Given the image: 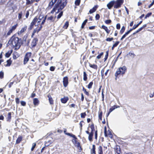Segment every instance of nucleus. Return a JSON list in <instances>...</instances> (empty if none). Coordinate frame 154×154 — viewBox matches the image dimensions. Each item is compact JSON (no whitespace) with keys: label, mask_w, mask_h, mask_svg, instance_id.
Returning <instances> with one entry per match:
<instances>
[{"label":"nucleus","mask_w":154,"mask_h":154,"mask_svg":"<svg viewBox=\"0 0 154 154\" xmlns=\"http://www.w3.org/2000/svg\"><path fill=\"white\" fill-rule=\"evenodd\" d=\"M66 129H65V128L64 129V132L65 134H66L68 136H69L71 137H72L75 140L77 139V138H76V137H75V135H74L72 134L69 133H67V132H66Z\"/></svg>","instance_id":"obj_9"},{"label":"nucleus","mask_w":154,"mask_h":154,"mask_svg":"<svg viewBox=\"0 0 154 154\" xmlns=\"http://www.w3.org/2000/svg\"><path fill=\"white\" fill-rule=\"evenodd\" d=\"M93 84V82H91L88 85V88L89 89L91 88H92V86Z\"/></svg>","instance_id":"obj_36"},{"label":"nucleus","mask_w":154,"mask_h":154,"mask_svg":"<svg viewBox=\"0 0 154 154\" xmlns=\"http://www.w3.org/2000/svg\"><path fill=\"white\" fill-rule=\"evenodd\" d=\"M119 42L117 41L113 45V46H114L115 47H116L119 44Z\"/></svg>","instance_id":"obj_60"},{"label":"nucleus","mask_w":154,"mask_h":154,"mask_svg":"<svg viewBox=\"0 0 154 154\" xmlns=\"http://www.w3.org/2000/svg\"><path fill=\"white\" fill-rule=\"evenodd\" d=\"M91 154H96L95 146L94 145L92 146V148L91 150Z\"/></svg>","instance_id":"obj_14"},{"label":"nucleus","mask_w":154,"mask_h":154,"mask_svg":"<svg viewBox=\"0 0 154 154\" xmlns=\"http://www.w3.org/2000/svg\"><path fill=\"white\" fill-rule=\"evenodd\" d=\"M22 139V138L21 137H19L16 140V143L17 144L19 143L21 141Z\"/></svg>","instance_id":"obj_23"},{"label":"nucleus","mask_w":154,"mask_h":154,"mask_svg":"<svg viewBox=\"0 0 154 154\" xmlns=\"http://www.w3.org/2000/svg\"><path fill=\"white\" fill-rule=\"evenodd\" d=\"M27 28V26H25L24 27L22 28L20 31L18 32V34L19 35L23 33L26 30Z\"/></svg>","instance_id":"obj_11"},{"label":"nucleus","mask_w":154,"mask_h":154,"mask_svg":"<svg viewBox=\"0 0 154 154\" xmlns=\"http://www.w3.org/2000/svg\"><path fill=\"white\" fill-rule=\"evenodd\" d=\"M7 0H0V5L4 4Z\"/></svg>","instance_id":"obj_42"},{"label":"nucleus","mask_w":154,"mask_h":154,"mask_svg":"<svg viewBox=\"0 0 154 154\" xmlns=\"http://www.w3.org/2000/svg\"><path fill=\"white\" fill-rule=\"evenodd\" d=\"M115 151L117 154H121L120 146H117L116 148Z\"/></svg>","instance_id":"obj_15"},{"label":"nucleus","mask_w":154,"mask_h":154,"mask_svg":"<svg viewBox=\"0 0 154 154\" xmlns=\"http://www.w3.org/2000/svg\"><path fill=\"white\" fill-rule=\"evenodd\" d=\"M115 3V1L114 0L111 1L107 5V6L109 9H111Z\"/></svg>","instance_id":"obj_7"},{"label":"nucleus","mask_w":154,"mask_h":154,"mask_svg":"<svg viewBox=\"0 0 154 154\" xmlns=\"http://www.w3.org/2000/svg\"><path fill=\"white\" fill-rule=\"evenodd\" d=\"M20 103L21 105L23 106H25L26 104V102L23 101H21L20 102Z\"/></svg>","instance_id":"obj_53"},{"label":"nucleus","mask_w":154,"mask_h":154,"mask_svg":"<svg viewBox=\"0 0 154 154\" xmlns=\"http://www.w3.org/2000/svg\"><path fill=\"white\" fill-rule=\"evenodd\" d=\"M123 2V0H117L116 1H115V4L114 7V8H118L120 7Z\"/></svg>","instance_id":"obj_5"},{"label":"nucleus","mask_w":154,"mask_h":154,"mask_svg":"<svg viewBox=\"0 0 154 154\" xmlns=\"http://www.w3.org/2000/svg\"><path fill=\"white\" fill-rule=\"evenodd\" d=\"M154 4V0H153V2L151 3V4L149 6V8H150L151 6H152Z\"/></svg>","instance_id":"obj_64"},{"label":"nucleus","mask_w":154,"mask_h":154,"mask_svg":"<svg viewBox=\"0 0 154 154\" xmlns=\"http://www.w3.org/2000/svg\"><path fill=\"white\" fill-rule=\"evenodd\" d=\"M89 66L91 67L92 68L94 69H97V66L95 64H91L90 63H89Z\"/></svg>","instance_id":"obj_21"},{"label":"nucleus","mask_w":154,"mask_h":154,"mask_svg":"<svg viewBox=\"0 0 154 154\" xmlns=\"http://www.w3.org/2000/svg\"><path fill=\"white\" fill-rule=\"evenodd\" d=\"M27 35H25L23 38V41L26 42L27 38Z\"/></svg>","instance_id":"obj_59"},{"label":"nucleus","mask_w":154,"mask_h":154,"mask_svg":"<svg viewBox=\"0 0 154 154\" xmlns=\"http://www.w3.org/2000/svg\"><path fill=\"white\" fill-rule=\"evenodd\" d=\"M146 26V24H144V25H143V26L142 27H141L140 28H139L138 29V30H139V31H140L141 30H142L143 29V28H145Z\"/></svg>","instance_id":"obj_38"},{"label":"nucleus","mask_w":154,"mask_h":154,"mask_svg":"<svg viewBox=\"0 0 154 154\" xmlns=\"http://www.w3.org/2000/svg\"><path fill=\"white\" fill-rule=\"evenodd\" d=\"M15 2V0H10L8 3L7 6L8 7H11L13 8Z\"/></svg>","instance_id":"obj_8"},{"label":"nucleus","mask_w":154,"mask_h":154,"mask_svg":"<svg viewBox=\"0 0 154 154\" xmlns=\"http://www.w3.org/2000/svg\"><path fill=\"white\" fill-rule=\"evenodd\" d=\"M132 30L130 29L129 30L126 32L125 34L127 35H128Z\"/></svg>","instance_id":"obj_63"},{"label":"nucleus","mask_w":154,"mask_h":154,"mask_svg":"<svg viewBox=\"0 0 154 154\" xmlns=\"http://www.w3.org/2000/svg\"><path fill=\"white\" fill-rule=\"evenodd\" d=\"M55 4L54 7L57 9L58 8V11L56 14L58 13L59 10H62L66 5L67 2L66 0L62 2V0H55Z\"/></svg>","instance_id":"obj_2"},{"label":"nucleus","mask_w":154,"mask_h":154,"mask_svg":"<svg viewBox=\"0 0 154 154\" xmlns=\"http://www.w3.org/2000/svg\"><path fill=\"white\" fill-rule=\"evenodd\" d=\"M80 3V0H76L75 1V4L76 6H79V5Z\"/></svg>","instance_id":"obj_32"},{"label":"nucleus","mask_w":154,"mask_h":154,"mask_svg":"<svg viewBox=\"0 0 154 154\" xmlns=\"http://www.w3.org/2000/svg\"><path fill=\"white\" fill-rule=\"evenodd\" d=\"M26 4L27 5L31 4L33 2H32L31 0H26Z\"/></svg>","instance_id":"obj_44"},{"label":"nucleus","mask_w":154,"mask_h":154,"mask_svg":"<svg viewBox=\"0 0 154 154\" xmlns=\"http://www.w3.org/2000/svg\"><path fill=\"white\" fill-rule=\"evenodd\" d=\"M13 31V30H12L11 29L9 30V31H8V32H7L6 35V36H8L9 35H10L11 33H12V32Z\"/></svg>","instance_id":"obj_37"},{"label":"nucleus","mask_w":154,"mask_h":154,"mask_svg":"<svg viewBox=\"0 0 154 154\" xmlns=\"http://www.w3.org/2000/svg\"><path fill=\"white\" fill-rule=\"evenodd\" d=\"M152 13L151 12H150V13H148L145 16V18L146 19V18H147L149 17V16H150L152 15Z\"/></svg>","instance_id":"obj_43"},{"label":"nucleus","mask_w":154,"mask_h":154,"mask_svg":"<svg viewBox=\"0 0 154 154\" xmlns=\"http://www.w3.org/2000/svg\"><path fill=\"white\" fill-rule=\"evenodd\" d=\"M33 104L37 106L39 103V101L37 98H35L33 100Z\"/></svg>","instance_id":"obj_16"},{"label":"nucleus","mask_w":154,"mask_h":154,"mask_svg":"<svg viewBox=\"0 0 154 154\" xmlns=\"http://www.w3.org/2000/svg\"><path fill=\"white\" fill-rule=\"evenodd\" d=\"M7 64L6 65V66H10L11 63V61L10 59H9L7 60Z\"/></svg>","instance_id":"obj_33"},{"label":"nucleus","mask_w":154,"mask_h":154,"mask_svg":"<svg viewBox=\"0 0 154 154\" xmlns=\"http://www.w3.org/2000/svg\"><path fill=\"white\" fill-rule=\"evenodd\" d=\"M15 100L16 103L17 104H19V103L20 100L17 97L16 98Z\"/></svg>","instance_id":"obj_55"},{"label":"nucleus","mask_w":154,"mask_h":154,"mask_svg":"<svg viewBox=\"0 0 154 154\" xmlns=\"http://www.w3.org/2000/svg\"><path fill=\"white\" fill-rule=\"evenodd\" d=\"M100 17L99 15L98 14H97L95 16V19L96 20H98Z\"/></svg>","instance_id":"obj_58"},{"label":"nucleus","mask_w":154,"mask_h":154,"mask_svg":"<svg viewBox=\"0 0 154 154\" xmlns=\"http://www.w3.org/2000/svg\"><path fill=\"white\" fill-rule=\"evenodd\" d=\"M116 109L115 107V106H112L111 108H110L109 109V111L110 112H111L112 111Z\"/></svg>","instance_id":"obj_47"},{"label":"nucleus","mask_w":154,"mask_h":154,"mask_svg":"<svg viewBox=\"0 0 154 154\" xmlns=\"http://www.w3.org/2000/svg\"><path fill=\"white\" fill-rule=\"evenodd\" d=\"M57 9V8H55V7H54L52 10L51 11V13L53 14Z\"/></svg>","instance_id":"obj_54"},{"label":"nucleus","mask_w":154,"mask_h":154,"mask_svg":"<svg viewBox=\"0 0 154 154\" xmlns=\"http://www.w3.org/2000/svg\"><path fill=\"white\" fill-rule=\"evenodd\" d=\"M120 25L119 23H118L116 25V28L118 29H120Z\"/></svg>","instance_id":"obj_61"},{"label":"nucleus","mask_w":154,"mask_h":154,"mask_svg":"<svg viewBox=\"0 0 154 154\" xmlns=\"http://www.w3.org/2000/svg\"><path fill=\"white\" fill-rule=\"evenodd\" d=\"M102 112H101L100 113L99 115V119L100 120H102Z\"/></svg>","instance_id":"obj_52"},{"label":"nucleus","mask_w":154,"mask_h":154,"mask_svg":"<svg viewBox=\"0 0 154 154\" xmlns=\"http://www.w3.org/2000/svg\"><path fill=\"white\" fill-rule=\"evenodd\" d=\"M63 86L65 87L67 86L68 83V78L67 76H66L63 78Z\"/></svg>","instance_id":"obj_6"},{"label":"nucleus","mask_w":154,"mask_h":154,"mask_svg":"<svg viewBox=\"0 0 154 154\" xmlns=\"http://www.w3.org/2000/svg\"><path fill=\"white\" fill-rule=\"evenodd\" d=\"M54 4H55V0H52L49 4L48 6L49 8L50 7V8H52Z\"/></svg>","instance_id":"obj_17"},{"label":"nucleus","mask_w":154,"mask_h":154,"mask_svg":"<svg viewBox=\"0 0 154 154\" xmlns=\"http://www.w3.org/2000/svg\"><path fill=\"white\" fill-rule=\"evenodd\" d=\"M4 76V72H2L1 71L0 72V78L1 79H2L3 78Z\"/></svg>","instance_id":"obj_49"},{"label":"nucleus","mask_w":154,"mask_h":154,"mask_svg":"<svg viewBox=\"0 0 154 154\" xmlns=\"http://www.w3.org/2000/svg\"><path fill=\"white\" fill-rule=\"evenodd\" d=\"M87 21H88L87 19H86L83 22V23H82V26H81V28H82H82H84L85 25L86 24V23L87 22Z\"/></svg>","instance_id":"obj_30"},{"label":"nucleus","mask_w":154,"mask_h":154,"mask_svg":"<svg viewBox=\"0 0 154 154\" xmlns=\"http://www.w3.org/2000/svg\"><path fill=\"white\" fill-rule=\"evenodd\" d=\"M17 26L18 24H16L15 25L12 26L11 29L13 31L14 30L16 29Z\"/></svg>","instance_id":"obj_39"},{"label":"nucleus","mask_w":154,"mask_h":154,"mask_svg":"<svg viewBox=\"0 0 154 154\" xmlns=\"http://www.w3.org/2000/svg\"><path fill=\"white\" fill-rule=\"evenodd\" d=\"M38 41V39L37 38H34L32 40V47H35L37 44V42Z\"/></svg>","instance_id":"obj_10"},{"label":"nucleus","mask_w":154,"mask_h":154,"mask_svg":"<svg viewBox=\"0 0 154 154\" xmlns=\"http://www.w3.org/2000/svg\"><path fill=\"white\" fill-rule=\"evenodd\" d=\"M86 115L85 112L82 113L81 114V117L82 118H84Z\"/></svg>","instance_id":"obj_45"},{"label":"nucleus","mask_w":154,"mask_h":154,"mask_svg":"<svg viewBox=\"0 0 154 154\" xmlns=\"http://www.w3.org/2000/svg\"><path fill=\"white\" fill-rule=\"evenodd\" d=\"M101 28L104 29L107 34H109L110 31V30H109L107 27L104 25L102 26Z\"/></svg>","instance_id":"obj_12"},{"label":"nucleus","mask_w":154,"mask_h":154,"mask_svg":"<svg viewBox=\"0 0 154 154\" xmlns=\"http://www.w3.org/2000/svg\"><path fill=\"white\" fill-rule=\"evenodd\" d=\"M127 68L125 66H123L122 67H120L117 71L115 74V76L116 77L120 74H124L126 71Z\"/></svg>","instance_id":"obj_3"},{"label":"nucleus","mask_w":154,"mask_h":154,"mask_svg":"<svg viewBox=\"0 0 154 154\" xmlns=\"http://www.w3.org/2000/svg\"><path fill=\"white\" fill-rule=\"evenodd\" d=\"M54 17L51 16L50 17H49L48 18L47 20H50L51 21H54Z\"/></svg>","instance_id":"obj_28"},{"label":"nucleus","mask_w":154,"mask_h":154,"mask_svg":"<svg viewBox=\"0 0 154 154\" xmlns=\"http://www.w3.org/2000/svg\"><path fill=\"white\" fill-rule=\"evenodd\" d=\"M82 90L84 91V93L88 96L89 95V94L88 92L86 91V89L84 87H83Z\"/></svg>","instance_id":"obj_34"},{"label":"nucleus","mask_w":154,"mask_h":154,"mask_svg":"<svg viewBox=\"0 0 154 154\" xmlns=\"http://www.w3.org/2000/svg\"><path fill=\"white\" fill-rule=\"evenodd\" d=\"M97 7L96 6H94L92 9H91L89 11V13L91 14L95 11L96 10Z\"/></svg>","instance_id":"obj_18"},{"label":"nucleus","mask_w":154,"mask_h":154,"mask_svg":"<svg viewBox=\"0 0 154 154\" xmlns=\"http://www.w3.org/2000/svg\"><path fill=\"white\" fill-rule=\"evenodd\" d=\"M52 142V141L51 140H49L47 141H46L45 143V146H48L51 144Z\"/></svg>","instance_id":"obj_22"},{"label":"nucleus","mask_w":154,"mask_h":154,"mask_svg":"<svg viewBox=\"0 0 154 154\" xmlns=\"http://www.w3.org/2000/svg\"><path fill=\"white\" fill-rule=\"evenodd\" d=\"M14 82H10L9 84H8V83L7 84V85H8V87H9V88H10L11 87L12 85L13 84H14Z\"/></svg>","instance_id":"obj_57"},{"label":"nucleus","mask_w":154,"mask_h":154,"mask_svg":"<svg viewBox=\"0 0 154 154\" xmlns=\"http://www.w3.org/2000/svg\"><path fill=\"white\" fill-rule=\"evenodd\" d=\"M31 55L32 53L31 52H28L26 53L24 59V64L25 65L26 63L27 62L29 61V58L31 57Z\"/></svg>","instance_id":"obj_4"},{"label":"nucleus","mask_w":154,"mask_h":154,"mask_svg":"<svg viewBox=\"0 0 154 154\" xmlns=\"http://www.w3.org/2000/svg\"><path fill=\"white\" fill-rule=\"evenodd\" d=\"M94 133L92 132H91L90 133V134H89L88 136V140L90 141H92V137Z\"/></svg>","instance_id":"obj_19"},{"label":"nucleus","mask_w":154,"mask_h":154,"mask_svg":"<svg viewBox=\"0 0 154 154\" xmlns=\"http://www.w3.org/2000/svg\"><path fill=\"white\" fill-rule=\"evenodd\" d=\"M113 39V38L112 37L111 38H107L106 39V40L107 41L110 42V41H111Z\"/></svg>","instance_id":"obj_51"},{"label":"nucleus","mask_w":154,"mask_h":154,"mask_svg":"<svg viewBox=\"0 0 154 154\" xmlns=\"http://www.w3.org/2000/svg\"><path fill=\"white\" fill-rule=\"evenodd\" d=\"M69 26V22L68 21H66L63 26V28L65 29H66Z\"/></svg>","instance_id":"obj_27"},{"label":"nucleus","mask_w":154,"mask_h":154,"mask_svg":"<svg viewBox=\"0 0 154 154\" xmlns=\"http://www.w3.org/2000/svg\"><path fill=\"white\" fill-rule=\"evenodd\" d=\"M69 99L67 97H64L63 98L61 99V101L63 103H66L68 100Z\"/></svg>","instance_id":"obj_13"},{"label":"nucleus","mask_w":154,"mask_h":154,"mask_svg":"<svg viewBox=\"0 0 154 154\" xmlns=\"http://www.w3.org/2000/svg\"><path fill=\"white\" fill-rule=\"evenodd\" d=\"M12 52V51H8L7 53H6L5 55V56L6 57H9L11 55Z\"/></svg>","instance_id":"obj_25"},{"label":"nucleus","mask_w":154,"mask_h":154,"mask_svg":"<svg viewBox=\"0 0 154 154\" xmlns=\"http://www.w3.org/2000/svg\"><path fill=\"white\" fill-rule=\"evenodd\" d=\"M50 69L51 71H54L55 69V67L54 66H51L50 67Z\"/></svg>","instance_id":"obj_62"},{"label":"nucleus","mask_w":154,"mask_h":154,"mask_svg":"<svg viewBox=\"0 0 154 154\" xmlns=\"http://www.w3.org/2000/svg\"><path fill=\"white\" fill-rule=\"evenodd\" d=\"M22 12H20L18 14V19L19 20H20L22 18Z\"/></svg>","instance_id":"obj_41"},{"label":"nucleus","mask_w":154,"mask_h":154,"mask_svg":"<svg viewBox=\"0 0 154 154\" xmlns=\"http://www.w3.org/2000/svg\"><path fill=\"white\" fill-rule=\"evenodd\" d=\"M139 26L137 24V25H134L133 26V28L132 29H131L132 30H133L135 29H136Z\"/></svg>","instance_id":"obj_46"},{"label":"nucleus","mask_w":154,"mask_h":154,"mask_svg":"<svg viewBox=\"0 0 154 154\" xmlns=\"http://www.w3.org/2000/svg\"><path fill=\"white\" fill-rule=\"evenodd\" d=\"M87 79V75L85 72H83V80L86 81Z\"/></svg>","instance_id":"obj_26"},{"label":"nucleus","mask_w":154,"mask_h":154,"mask_svg":"<svg viewBox=\"0 0 154 154\" xmlns=\"http://www.w3.org/2000/svg\"><path fill=\"white\" fill-rule=\"evenodd\" d=\"M125 29V27L124 26H123L121 30L120 31V33L121 34H122L124 32Z\"/></svg>","instance_id":"obj_29"},{"label":"nucleus","mask_w":154,"mask_h":154,"mask_svg":"<svg viewBox=\"0 0 154 154\" xmlns=\"http://www.w3.org/2000/svg\"><path fill=\"white\" fill-rule=\"evenodd\" d=\"M98 153L99 154H103L102 147L101 146H99L98 147Z\"/></svg>","instance_id":"obj_20"},{"label":"nucleus","mask_w":154,"mask_h":154,"mask_svg":"<svg viewBox=\"0 0 154 154\" xmlns=\"http://www.w3.org/2000/svg\"><path fill=\"white\" fill-rule=\"evenodd\" d=\"M38 18L37 17H35L32 20V22L31 23L34 24L36 23V22H37V20Z\"/></svg>","instance_id":"obj_35"},{"label":"nucleus","mask_w":154,"mask_h":154,"mask_svg":"<svg viewBox=\"0 0 154 154\" xmlns=\"http://www.w3.org/2000/svg\"><path fill=\"white\" fill-rule=\"evenodd\" d=\"M48 97L49 98V101L50 104H53V101L52 98L51 97L49 96H48Z\"/></svg>","instance_id":"obj_31"},{"label":"nucleus","mask_w":154,"mask_h":154,"mask_svg":"<svg viewBox=\"0 0 154 154\" xmlns=\"http://www.w3.org/2000/svg\"><path fill=\"white\" fill-rule=\"evenodd\" d=\"M63 14V12L61 11V12L57 16V19H60L61 17L62 16Z\"/></svg>","instance_id":"obj_40"},{"label":"nucleus","mask_w":154,"mask_h":154,"mask_svg":"<svg viewBox=\"0 0 154 154\" xmlns=\"http://www.w3.org/2000/svg\"><path fill=\"white\" fill-rule=\"evenodd\" d=\"M11 119V113L9 112L8 115L7 117V121H10V119Z\"/></svg>","instance_id":"obj_24"},{"label":"nucleus","mask_w":154,"mask_h":154,"mask_svg":"<svg viewBox=\"0 0 154 154\" xmlns=\"http://www.w3.org/2000/svg\"><path fill=\"white\" fill-rule=\"evenodd\" d=\"M8 43L10 45H12L14 47L15 50H17L20 48L21 45L23 44V42L21 38H19L18 37L13 35L9 40Z\"/></svg>","instance_id":"obj_1"},{"label":"nucleus","mask_w":154,"mask_h":154,"mask_svg":"<svg viewBox=\"0 0 154 154\" xmlns=\"http://www.w3.org/2000/svg\"><path fill=\"white\" fill-rule=\"evenodd\" d=\"M35 146H36V144L35 143H33L32 146V147L31 149V151H32L34 150Z\"/></svg>","instance_id":"obj_56"},{"label":"nucleus","mask_w":154,"mask_h":154,"mask_svg":"<svg viewBox=\"0 0 154 154\" xmlns=\"http://www.w3.org/2000/svg\"><path fill=\"white\" fill-rule=\"evenodd\" d=\"M111 22V20H107L105 21V23L107 24H109Z\"/></svg>","instance_id":"obj_50"},{"label":"nucleus","mask_w":154,"mask_h":154,"mask_svg":"<svg viewBox=\"0 0 154 154\" xmlns=\"http://www.w3.org/2000/svg\"><path fill=\"white\" fill-rule=\"evenodd\" d=\"M83 121H81L80 123H79V125H80V129L81 131L82 130V122H83Z\"/></svg>","instance_id":"obj_48"}]
</instances>
